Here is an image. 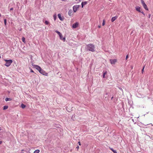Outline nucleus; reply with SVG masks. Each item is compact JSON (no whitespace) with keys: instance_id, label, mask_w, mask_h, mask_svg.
Here are the masks:
<instances>
[{"instance_id":"nucleus-1","label":"nucleus","mask_w":153,"mask_h":153,"mask_svg":"<svg viewBox=\"0 0 153 153\" xmlns=\"http://www.w3.org/2000/svg\"><path fill=\"white\" fill-rule=\"evenodd\" d=\"M87 49L88 50L92 52H94L95 51V47L94 45L92 44H89L87 45Z\"/></svg>"},{"instance_id":"nucleus-2","label":"nucleus","mask_w":153,"mask_h":153,"mask_svg":"<svg viewBox=\"0 0 153 153\" xmlns=\"http://www.w3.org/2000/svg\"><path fill=\"white\" fill-rule=\"evenodd\" d=\"M4 60L6 62L5 64V65L7 67L9 66L13 62V61L11 59H4Z\"/></svg>"},{"instance_id":"nucleus-3","label":"nucleus","mask_w":153,"mask_h":153,"mask_svg":"<svg viewBox=\"0 0 153 153\" xmlns=\"http://www.w3.org/2000/svg\"><path fill=\"white\" fill-rule=\"evenodd\" d=\"M55 32L59 35V36L60 37V39L61 40H63L64 41H65V37L63 38L62 37V34L60 32H59V31H58L57 30Z\"/></svg>"},{"instance_id":"nucleus-4","label":"nucleus","mask_w":153,"mask_h":153,"mask_svg":"<svg viewBox=\"0 0 153 153\" xmlns=\"http://www.w3.org/2000/svg\"><path fill=\"white\" fill-rule=\"evenodd\" d=\"M141 1L143 6L144 8L146 10H148V9L147 8V5L145 3L144 1L143 0H141Z\"/></svg>"},{"instance_id":"nucleus-5","label":"nucleus","mask_w":153,"mask_h":153,"mask_svg":"<svg viewBox=\"0 0 153 153\" xmlns=\"http://www.w3.org/2000/svg\"><path fill=\"white\" fill-rule=\"evenodd\" d=\"M79 7V5H74L73 7V11L74 12H76Z\"/></svg>"},{"instance_id":"nucleus-6","label":"nucleus","mask_w":153,"mask_h":153,"mask_svg":"<svg viewBox=\"0 0 153 153\" xmlns=\"http://www.w3.org/2000/svg\"><path fill=\"white\" fill-rule=\"evenodd\" d=\"M40 73L41 74H42L43 75H45V76H47L48 75V73H46L45 71L43 70L42 69H41V70L39 71Z\"/></svg>"},{"instance_id":"nucleus-7","label":"nucleus","mask_w":153,"mask_h":153,"mask_svg":"<svg viewBox=\"0 0 153 153\" xmlns=\"http://www.w3.org/2000/svg\"><path fill=\"white\" fill-rule=\"evenodd\" d=\"M110 62L111 64H114L117 62V59H111L110 60Z\"/></svg>"},{"instance_id":"nucleus-8","label":"nucleus","mask_w":153,"mask_h":153,"mask_svg":"<svg viewBox=\"0 0 153 153\" xmlns=\"http://www.w3.org/2000/svg\"><path fill=\"white\" fill-rule=\"evenodd\" d=\"M32 65L34 67L39 71L42 69L41 67L38 65Z\"/></svg>"},{"instance_id":"nucleus-9","label":"nucleus","mask_w":153,"mask_h":153,"mask_svg":"<svg viewBox=\"0 0 153 153\" xmlns=\"http://www.w3.org/2000/svg\"><path fill=\"white\" fill-rule=\"evenodd\" d=\"M79 25V23L78 22H76L73 24L72 28H75L78 27Z\"/></svg>"},{"instance_id":"nucleus-10","label":"nucleus","mask_w":153,"mask_h":153,"mask_svg":"<svg viewBox=\"0 0 153 153\" xmlns=\"http://www.w3.org/2000/svg\"><path fill=\"white\" fill-rule=\"evenodd\" d=\"M87 4V1H83L81 3L82 7L83 8L84 5L86 4Z\"/></svg>"},{"instance_id":"nucleus-11","label":"nucleus","mask_w":153,"mask_h":153,"mask_svg":"<svg viewBox=\"0 0 153 153\" xmlns=\"http://www.w3.org/2000/svg\"><path fill=\"white\" fill-rule=\"evenodd\" d=\"M68 14L69 16H71L73 15V11L72 10H70L68 11Z\"/></svg>"},{"instance_id":"nucleus-12","label":"nucleus","mask_w":153,"mask_h":153,"mask_svg":"<svg viewBox=\"0 0 153 153\" xmlns=\"http://www.w3.org/2000/svg\"><path fill=\"white\" fill-rule=\"evenodd\" d=\"M58 16L59 19L61 21L63 20V19L62 18L61 15L60 14H58Z\"/></svg>"},{"instance_id":"nucleus-13","label":"nucleus","mask_w":153,"mask_h":153,"mask_svg":"<svg viewBox=\"0 0 153 153\" xmlns=\"http://www.w3.org/2000/svg\"><path fill=\"white\" fill-rule=\"evenodd\" d=\"M136 9L137 11L139 12H141L140 8V7H136Z\"/></svg>"},{"instance_id":"nucleus-14","label":"nucleus","mask_w":153,"mask_h":153,"mask_svg":"<svg viewBox=\"0 0 153 153\" xmlns=\"http://www.w3.org/2000/svg\"><path fill=\"white\" fill-rule=\"evenodd\" d=\"M117 16H115L114 17H113L111 19V21L112 22H113L114 21L117 19Z\"/></svg>"},{"instance_id":"nucleus-15","label":"nucleus","mask_w":153,"mask_h":153,"mask_svg":"<svg viewBox=\"0 0 153 153\" xmlns=\"http://www.w3.org/2000/svg\"><path fill=\"white\" fill-rule=\"evenodd\" d=\"M5 100L6 101H11V100H12V99L10 98H5Z\"/></svg>"},{"instance_id":"nucleus-16","label":"nucleus","mask_w":153,"mask_h":153,"mask_svg":"<svg viewBox=\"0 0 153 153\" xmlns=\"http://www.w3.org/2000/svg\"><path fill=\"white\" fill-rule=\"evenodd\" d=\"M8 108V106H4L3 107V110H5L7 109Z\"/></svg>"},{"instance_id":"nucleus-17","label":"nucleus","mask_w":153,"mask_h":153,"mask_svg":"<svg viewBox=\"0 0 153 153\" xmlns=\"http://www.w3.org/2000/svg\"><path fill=\"white\" fill-rule=\"evenodd\" d=\"M39 150L37 149L34 152V153H39Z\"/></svg>"},{"instance_id":"nucleus-18","label":"nucleus","mask_w":153,"mask_h":153,"mask_svg":"<svg viewBox=\"0 0 153 153\" xmlns=\"http://www.w3.org/2000/svg\"><path fill=\"white\" fill-rule=\"evenodd\" d=\"M21 107L23 108H25V105H24V104H22L21 105Z\"/></svg>"},{"instance_id":"nucleus-19","label":"nucleus","mask_w":153,"mask_h":153,"mask_svg":"<svg viewBox=\"0 0 153 153\" xmlns=\"http://www.w3.org/2000/svg\"><path fill=\"white\" fill-rule=\"evenodd\" d=\"M111 149L114 153H117L116 150L113 149Z\"/></svg>"},{"instance_id":"nucleus-20","label":"nucleus","mask_w":153,"mask_h":153,"mask_svg":"<svg viewBox=\"0 0 153 153\" xmlns=\"http://www.w3.org/2000/svg\"><path fill=\"white\" fill-rule=\"evenodd\" d=\"M22 41L24 42V43H25V38H24V37H22Z\"/></svg>"},{"instance_id":"nucleus-21","label":"nucleus","mask_w":153,"mask_h":153,"mask_svg":"<svg viewBox=\"0 0 153 153\" xmlns=\"http://www.w3.org/2000/svg\"><path fill=\"white\" fill-rule=\"evenodd\" d=\"M49 23V22L47 21H45V23L46 25H48Z\"/></svg>"},{"instance_id":"nucleus-22","label":"nucleus","mask_w":153,"mask_h":153,"mask_svg":"<svg viewBox=\"0 0 153 153\" xmlns=\"http://www.w3.org/2000/svg\"><path fill=\"white\" fill-rule=\"evenodd\" d=\"M4 24L5 25H6V19H4Z\"/></svg>"},{"instance_id":"nucleus-23","label":"nucleus","mask_w":153,"mask_h":153,"mask_svg":"<svg viewBox=\"0 0 153 153\" xmlns=\"http://www.w3.org/2000/svg\"><path fill=\"white\" fill-rule=\"evenodd\" d=\"M53 18L54 19V20H55L56 19V15H54L53 16Z\"/></svg>"},{"instance_id":"nucleus-24","label":"nucleus","mask_w":153,"mask_h":153,"mask_svg":"<svg viewBox=\"0 0 153 153\" xmlns=\"http://www.w3.org/2000/svg\"><path fill=\"white\" fill-rule=\"evenodd\" d=\"M29 69H30V72H32V73H33L34 72L32 70V69L30 68Z\"/></svg>"},{"instance_id":"nucleus-25","label":"nucleus","mask_w":153,"mask_h":153,"mask_svg":"<svg viewBox=\"0 0 153 153\" xmlns=\"http://www.w3.org/2000/svg\"><path fill=\"white\" fill-rule=\"evenodd\" d=\"M144 68H145V66H144L143 68L142 69V73H143V71H144Z\"/></svg>"},{"instance_id":"nucleus-26","label":"nucleus","mask_w":153,"mask_h":153,"mask_svg":"<svg viewBox=\"0 0 153 153\" xmlns=\"http://www.w3.org/2000/svg\"><path fill=\"white\" fill-rule=\"evenodd\" d=\"M104 24H105V20H104V19L103 21L102 25L103 26V25H104Z\"/></svg>"},{"instance_id":"nucleus-27","label":"nucleus","mask_w":153,"mask_h":153,"mask_svg":"<svg viewBox=\"0 0 153 153\" xmlns=\"http://www.w3.org/2000/svg\"><path fill=\"white\" fill-rule=\"evenodd\" d=\"M105 76V72L103 73V77H104Z\"/></svg>"},{"instance_id":"nucleus-28","label":"nucleus","mask_w":153,"mask_h":153,"mask_svg":"<svg viewBox=\"0 0 153 153\" xmlns=\"http://www.w3.org/2000/svg\"><path fill=\"white\" fill-rule=\"evenodd\" d=\"M128 58V55H127L126 57V59H127Z\"/></svg>"},{"instance_id":"nucleus-29","label":"nucleus","mask_w":153,"mask_h":153,"mask_svg":"<svg viewBox=\"0 0 153 153\" xmlns=\"http://www.w3.org/2000/svg\"><path fill=\"white\" fill-rule=\"evenodd\" d=\"M13 8L12 7L10 9V10H13Z\"/></svg>"},{"instance_id":"nucleus-30","label":"nucleus","mask_w":153,"mask_h":153,"mask_svg":"<svg viewBox=\"0 0 153 153\" xmlns=\"http://www.w3.org/2000/svg\"><path fill=\"white\" fill-rule=\"evenodd\" d=\"M78 143L79 145L80 146V145H81V143H80V142H78Z\"/></svg>"},{"instance_id":"nucleus-31","label":"nucleus","mask_w":153,"mask_h":153,"mask_svg":"<svg viewBox=\"0 0 153 153\" xmlns=\"http://www.w3.org/2000/svg\"><path fill=\"white\" fill-rule=\"evenodd\" d=\"M141 13H142V14H143V15H144V13L143 12H140Z\"/></svg>"},{"instance_id":"nucleus-32","label":"nucleus","mask_w":153,"mask_h":153,"mask_svg":"<svg viewBox=\"0 0 153 153\" xmlns=\"http://www.w3.org/2000/svg\"><path fill=\"white\" fill-rule=\"evenodd\" d=\"M76 148H77V149H78L79 148V146H78L76 147Z\"/></svg>"},{"instance_id":"nucleus-33","label":"nucleus","mask_w":153,"mask_h":153,"mask_svg":"<svg viewBox=\"0 0 153 153\" xmlns=\"http://www.w3.org/2000/svg\"><path fill=\"white\" fill-rule=\"evenodd\" d=\"M150 16H151V15H150V14H149V18H150Z\"/></svg>"},{"instance_id":"nucleus-34","label":"nucleus","mask_w":153,"mask_h":153,"mask_svg":"<svg viewBox=\"0 0 153 153\" xmlns=\"http://www.w3.org/2000/svg\"><path fill=\"white\" fill-rule=\"evenodd\" d=\"M98 27L99 28H100V26H98Z\"/></svg>"},{"instance_id":"nucleus-35","label":"nucleus","mask_w":153,"mask_h":153,"mask_svg":"<svg viewBox=\"0 0 153 153\" xmlns=\"http://www.w3.org/2000/svg\"><path fill=\"white\" fill-rule=\"evenodd\" d=\"M2 141H0V144H1L2 143Z\"/></svg>"},{"instance_id":"nucleus-36","label":"nucleus","mask_w":153,"mask_h":153,"mask_svg":"<svg viewBox=\"0 0 153 153\" xmlns=\"http://www.w3.org/2000/svg\"><path fill=\"white\" fill-rule=\"evenodd\" d=\"M2 130V129L0 128V131H1Z\"/></svg>"},{"instance_id":"nucleus-37","label":"nucleus","mask_w":153,"mask_h":153,"mask_svg":"<svg viewBox=\"0 0 153 153\" xmlns=\"http://www.w3.org/2000/svg\"><path fill=\"white\" fill-rule=\"evenodd\" d=\"M1 58V55H0V58Z\"/></svg>"},{"instance_id":"nucleus-38","label":"nucleus","mask_w":153,"mask_h":153,"mask_svg":"<svg viewBox=\"0 0 153 153\" xmlns=\"http://www.w3.org/2000/svg\"><path fill=\"white\" fill-rule=\"evenodd\" d=\"M113 97H112L111 98V99H113Z\"/></svg>"},{"instance_id":"nucleus-39","label":"nucleus","mask_w":153,"mask_h":153,"mask_svg":"<svg viewBox=\"0 0 153 153\" xmlns=\"http://www.w3.org/2000/svg\"><path fill=\"white\" fill-rule=\"evenodd\" d=\"M22 151H23V150H22Z\"/></svg>"},{"instance_id":"nucleus-40","label":"nucleus","mask_w":153,"mask_h":153,"mask_svg":"<svg viewBox=\"0 0 153 153\" xmlns=\"http://www.w3.org/2000/svg\"><path fill=\"white\" fill-rule=\"evenodd\" d=\"M77 0H76V1H77Z\"/></svg>"}]
</instances>
